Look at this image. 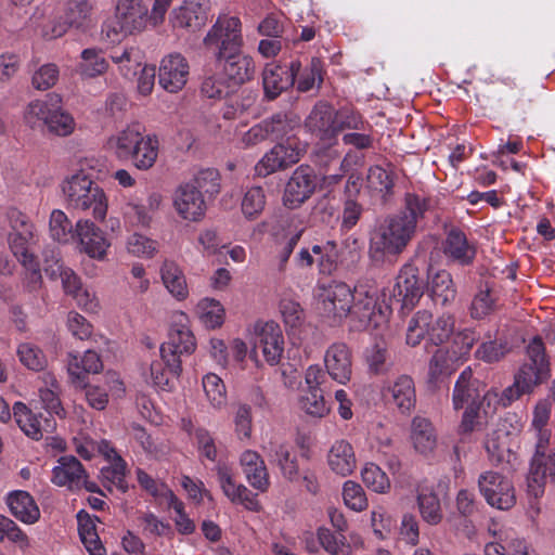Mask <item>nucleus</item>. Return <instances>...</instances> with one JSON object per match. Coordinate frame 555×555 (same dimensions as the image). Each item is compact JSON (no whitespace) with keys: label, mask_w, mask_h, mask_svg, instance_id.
Listing matches in <instances>:
<instances>
[{"label":"nucleus","mask_w":555,"mask_h":555,"mask_svg":"<svg viewBox=\"0 0 555 555\" xmlns=\"http://www.w3.org/2000/svg\"><path fill=\"white\" fill-rule=\"evenodd\" d=\"M315 297L319 310L332 324L348 318L352 328L362 331L386 322L378 289L373 285L360 284L352 289L343 282L320 284Z\"/></svg>","instance_id":"nucleus-1"},{"label":"nucleus","mask_w":555,"mask_h":555,"mask_svg":"<svg viewBox=\"0 0 555 555\" xmlns=\"http://www.w3.org/2000/svg\"><path fill=\"white\" fill-rule=\"evenodd\" d=\"M428 207L425 197L408 193L403 209L385 218L371 233L369 255L372 261L382 263L400 255L415 235Z\"/></svg>","instance_id":"nucleus-2"},{"label":"nucleus","mask_w":555,"mask_h":555,"mask_svg":"<svg viewBox=\"0 0 555 555\" xmlns=\"http://www.w3.org/2000/svg\"><path fill=\"white\" fill-rule=\"evenodd\" d=\"M10 232L8 245L12 255L26 270L28 287L36 289L41 283L39 262L35 255L37 235L35 225L27 216L20 211L10 215Z\"/></svg>","instance_id":"nucleus-3"},{"label":"nucleus","mask_w":555,"mask_h":555,"mask_svg":"<svg viewBox=\"0 0 555 555\" xmlns=\"http://www.w3.org/2000/svg\"><path fill=\"white\" fill-rule=\"evenodd\" d=\"M62 192L68 207L87 211L91 214L95 220L103 221L107 214V198L102 188H100L83 171H78L67 177L62 182Z\"/></svg>","instance_id":"nucleus-4"},{"label":"nucleus","mask_w":555,"mask_h":555,"mask_svg":"<svg viewBox=\"0 0 555 555\" xmlns=\"http://www.w3.org/2000/svg\"><path fill=\"white\" fill-rule=\"evenodd\" d=\"M242 22L237 16L220 15L203 39L206 49L216 60L241 52L244 47Z\"/></svg>","instance_id":"nucleus-5"},{"label":"nucleus","mask_w":555,"mask_h":555,"mask_svg":"<svg viewBox=\"0 0 555 555\" xmlns=\"http://www.w3.org/2000/svg\"><path fill=\"white\" fill-rule=\"evenodd\" d=\"M168 340L160 345L159 353L169 357L170 366L179 367L182 354H191L196 349V340L190 328L189 315L183 311H175L170 319Z\"/></svg>","instance_id":"nucleus-6"},{"label":"nucleus","mask_w":555,"mask_h":555,"mask_svg":"<svg viewBox=\"0 0 555 555\" xmlns=\"http://www.w3.org/2000/svg\"><path fill=\"white\" fill-rule=\"evenodd\" d=\"M528 362H525L514 376V379L531 393L537 386L550 376V363L545 356V347L542 339L535 336L527 346Z\"/></svg>","instance_id":"nucleus-7"},{"label":"nucleus","mask_w":555,"mask_h":555,"mask_svg":"<svg viewBox=\"0 0 555 555\" xmlns=\"http://www.w3.org/2000/svg\"><path fill=\"white\" fill-rule=\"evenodd\" d=\"M73 244L78 253L99 262L107 260L112 247L107 233L89 219L76 221Z\"/></svg>","instance_id":"nucleus-8"},{"label":"nucleus","mask_w":555,"mask_h":555,"mask_svg":"<svg viewBox=\"0 0 555 555\" xmlns=\"http://www.w3.org/2000/svg\"><path fill=\"white\" fill-rule=\"evenodd\" d=\"M254 349L251 357H256L259 349L269 365L280 363L284 349L285 338L281 326L274 321H258L253 326Z\"/></svg>","instance_id":"nucleus-9"},{"label":"nucleus","mask_w":555,"mask_h":555,"mask_svg":"<svg viewBox=\"0 0 555 555\" xmlns=\"http://www.w3.org/2000/svg\"><path fill=\"white\" fill-rule=\"evenodd\" d=\"M478 488L486 502L496 509L507 511L516 503L512 481L498 472L487 470L478 477Z\"/></svg>","instance_id":"nucleus-10"},{"label":"nucleus","mask_w":555,"mask_h":555,"mask_svg":"<svg viewBox=\"0 0 555 555\" xmlns=\"http://www.w3.org/2000/svg\"><path fill=\"white\" fill-rule=\"evenodd\" d=\"M304 147L294 138L275 144L255 165V172L259 177H268L276 171L286 169L298 163Z\"/></svg>","instance_id":"nucleus-11"},{"label":"nucleus","mask_w":555,"mask_h":555,"mask_svg":"<svg viewBox=\"0 0 555 555\" xmlns=\"http://www.w3.org/2000/svg\"><path fill=\"white\" fill-rule=\"evenodd\" d=\"M209 0H183L169 14V24L173 29L196 31L208 20Z\"/></svg>","instance_id":"nucleus-12"},{"label":"nucleus","mask_w":555,"mask_h":555,"mask_svg":"<svg viewBox=\"0 0 555 555\" xmlns=\"http://www.w3.org/2000/svg\"><path fill=\"white\" fill-rule=\"evenodd\" d=\"M190 65L188 60L180 53L165 55L158 69V82L163 89L170 93L181 91L188 82Z\"/></svg>","instance_id":"nucleus-13"},{"label":"nucleus","mask_w":555,"mask_h":555,"mask_svg":"<svg viewBox=\"0 0 555 555\" xmlns=\"http://www.w3.org/2000/svg\"><path fill=\"white\" fill-rule=\"evenodd\" d=\"M315 176L308 166H299L288 179L284 194L283 204L285 207L295 209L305 203L315 190Z\"/></svg>","instance_id":"nucleus-14"},{"label":"nucleus","mask_w":555,"mask_h":555,"mask_svg":"<svg viewBox=\"0 0 555 555\" xmlns=\"http://www.w3.org/2000/svg\"><path fill=\"white\" fill-rule=\"evenodd\" d=\"M424 294L422 281L418 279L417 268L405 263L396 280L392 297L401 304L402 309L411 310Z\"/></svg>","instance_id":"nucleus-15"},{"label":"nucleus","mask_w":555,"mask_h":555,"mask_svg":"<svg viewBox=\"0 0 555 555\" xmlns=\"http://www.w3.org/2000/svg\"><path fill=\"white\" fill-rule=\"evenodd\" d=\"M173 207L177 214L186 221H201L206 214V202L203 193L195 184H181L173 194Z\"/></svg>","instance_id":"nucleus-16"},{"label":"nucleus","mask_w":555,"mask_h":555,"mask_svg":"<svg viewBox=\"0 0 555 555\" xmlns=\"http://www.w3.org/2000/svg\"><path fill=\"white\" fill-rule=\"evenodd\" d=\"M300 68L301 65L297 61L292 62L289 66L267 64L262 72V83L267 98L275 99L283 91L291 88Z\"/></svg>","instance_id":"nucleus-17"},{"label":"nucleus","mask_w":555,"mask_h":555,"mask_svg":"<svg viewBox=\"0 0 555 555\" xmlns=\"http://www.w3.org/2000/svg\"><path fill=\"white\" fill-rule=\"evenodd\" d=\"M217 480L223 494L233 503L241 504L245 508L257 512L260 509L257 495L248 490L244 485L237 483L233 472L227 465L217 466Z\"/></svg>","instance_id":"nucleus-18"},{"label":"nucleus","mask_w":555,"mask_h":555,"mask_svg":"<svg viewBox=\"0 0 555 555\" xmlns=\"http://www.w3.org/2000/svg\"><path fill=\"white\" fill-rule=\"evenodd\" d=\"M546 480L555 485V449L547 454H534L532 457L527 477L529 494L534 498L541 496Z\"/></svg>","instance_id":"nucleus-19"},{"label":"nucleus","mask_w":555,"mask_h":555,"mask_svg":"<svg viewBox=\"0 0 555 555\" xmlns=\"http://www.w3.org/2000/svg\"><path fill=\"white\" fill-rule=\"evenodd\" d=\"M324 365L332 379L347 384L352 373L351 350L345 343H334L325 351Z\"/></svg>","instance_id":"nucleus-20"},{"label":"nucleus","mask_w":555,"mask_h":555,"mask_svg":"<svg viewBox=\"0 0 555 555\" xmlns=\"http://www.w3.org/2000/svg\"><path fill=\"white\" fill-rule=\"evenodd\" d=\"M143 133L144 127L140 122L127 124L108 137L106 146L118 159L127 160Z\"/></svg>","instance_id":"nucleus-21"},{"label":"nucleus","mask_w":555,"mask_h":555,"mask_svg":"<svg viewBox=\"0 0 555 555\" xmlns=\"http://www.w3.org/2000/svg\"><path fill=\"white\" fill-rule=\"evenodd\" d=\"M13 415L21 430L34 440L42 439L44 433L52 431L55 426L52 418L37 416L22 402L13 405Z\"/></svg>","instance_id":"nucleus-22"},{"label":"nucleus","mask_w":555,"mask_h":555,"mask_svg":"<svg viewBox=\"0 0 555 555\" xmlns=\"http://www.w3.org/2000/svg\"><path fill=\"white\" fill-rule=\"evenodd\" d=\"M328 468L337 476L347 477L357 467V457L352 444L345 439L335 440L326 455Z\"/></svg>","instance_id":"nucleus-23"},{"label":"nucleus","mask_w":555,"mask_h":555,"mask_svg":"<svg viewBox=\"0 0 555 555\" xmlns=\"http://www.w3.org/2000/svg\"><path fill=\"white\" fill-rule=\"evenodd\" d=\"M61 102V98L54 93L30 101L23 113L24 122L31 129L46 127L49 119L57 112V105Z\"/></svg>","instance_id":"nucleus-24"},{"label":"nucleus","mask_w":555,"mask_h":555,"mask_svg":"<svg viewBox=\"0 0 555 555\" xmlns=\"http://www.w3.org/2000/svg\"><path fill=\"white\" fill-rule=\"evenodd\" d=\"M222 62L223 75L229 79L233 87L240 86L254 78L256 64L254 59L241 52L224 56L218 60Z\"/></svg>","instance_id":"nucleus-25"},{"label":"nucleus","mask_w":555,"mask_h":555,"mask_svg":"<svg viewBox=\"0 0 555 555\" xmlns=\"http://www.w3.org/2000/svg\"><path fill=\"white\" fill-rule=\"evenodd\" d=\"M115 16L120 21L124 29L131 35L143 31L150 22V13L141 1L115 4Z\"/></svg>","instance_id":"nucleus-26"},{"label":"nucleus","mask_w":555,"mask_h":555,"mask_svg":"<svg viewBox=\"0 0 555 555\" xmlns=\"http://www.w3.org/2000/svg\"><path fill=\"white\" fill-rule=\"evenodd\" d=\"M159 354V359L151 362L149 371L144 373V379L158 391H170L173 388L175 378L181 373V363L177 370H173L170 366L169 357L165 353Z\"/></svg>","instance_id":"nucleus-27"},{"label":"nucleus","mask_w":555,"mask_h":555,"mask_svg":"<svg viewBox=\"0 0 555 555\" xmlns=\"http://www.w3.org/2000/svg\"><path fill=\"white\" fill-rule=\"evenodd\" d=\"M102 369V360L93 350H86L82 354H68L67 372L72 382L78 386H85L87 374L100 373Z\"/></svg>","instance_id":"nucleus-28"},{"label":"nucleus","mask_w":555,"mask_h":555,"mask_svg":"<svg viewBox=\"0 0 555 555\" xmlns=\"http://www.w3.org/2000/svg\"><path fill=\"white\" fill-rule=\"evenodd\" d=\"M481 383L473 378L470 369H465L460 376L453 388L452 405L455 411L463 409L469 404H476L480 399Z\"/></svg>","instance_id":"nucleus-29"},{"label":"nucleus","mask_w":555,"mask_h":555,"mask_svg":"<svg viewBox=\"0 0 555 555\" xmlns=\"http://www.w3.org/2000/svg\"><path fill=\"white\" fill-rule=\"evenodd\" d=\"M85 469L75 456H62L52 470V482L59 487L80 489Z\"/></svg>","instance_id":"nucleus-30"},{"label":"nucleus","mask_w":555,"mask_h":555,"mask_svg":"<svg viewBox=\"0 0 555 555\" xmlns=\"http://www.w3.org/2000/svg\"><path fill=\"white\" fill-rule=\"evenodd\" d=\"M306 127L321 140L335 138V112L326 103L317 104L306 120Z\"/></svg>","instance_id":"nucleus-31"},{"label":"nucleus","mask_w":555,"mask_h":555,"mask_svg":"<svg viewBox=\"0 0 555 555\" xmlns=\"http://www.w3.org/2000/svg\"><path fill=\"white\" fill-rule=\"evenodd\" d=\"M159 273L163 285L173 298L183 301L189 297L184 272L175 260L165 259L160 264Z\"/></svg>","instance_id":"nucleus-32"},{"label":"nucleus","mask_w":555,"mask_h":555,"mask_svg":"<svg viewBox=\"0 0 555 555\" xmlns=\"http://www.w3.org/2000/svg\"><path fill=\"white\" fill-rule=\"evenodd\" d=\"M443 251L449 259L462 266L472 263L476 255L475 246L468 242L466 235L459 229H452L448 233Z\"/></svg>","instance_id":"nucleus-33"},{"label":"nucleus","mask_w":555,"mask_h":555,"mask_svg":"<svg viewBox=\"0 0 555 555\" xmlns=\"http://www.w3.org/2000/svg\"><path fill=\"white\" fill-rule=\"evenodd\" d=\"M7 504L12 515L24 524H35L40 517L38 505L26 491H12L8 494Z\"/></svg>","instance_id":"nucleus-34"},{"label":"nucleus","mask_w":555,"mask_h":555,"mask_svg":"<svg viewBox=\"0 0 555 555\" xmlns=\"http://www.w3.org/2000/svg\"><path fill=\"white\" fill-rule=\"evenodd\" d=\"M262 450L270 462L276 464L282 475L288 480L298 477V465L295 457L291 456V447L284 442L272 440Z\"/></svg>","instance_id":"nucleus-35"},{"label":"nucleus","mask_w":555,"mask_h":555,"mask_svg":"<svg viewBox=\"0 0 555 555\" xmlns=\"http://www.w3.org/2000/svg\"><path fill=\"white\" fill-rule=\"evenodd\" d=\"M392 403L402 412L410 413L416 403L415 385L409 375L398 376L388 387Z\"/></svg>","instance_id":"nucleus-36"},{"label":"nucleus","mask_w":555,"mask_h":555,"mask_svg":"<svg viewBox=\"0 0 555 555\" xmlns=\"http://www.w3.org/2000/svg\"><path fill=\"white\" fill-rule=\"evenodd\" d=\"M411 441L416 452L423 455L431 454L437 447V436L430 421L415 416L411 424Z\"/></svg>","instance_id":"nucleus-37"},{"label":"nucleus","mask_w":555,"mask_h":555,"mask_svg":"<svg viewBox=\"0 0 555 555\" xmlns=\"http://www.w3.org/2000/svg\"><path fill=\"white\" fill-rule=\"evenodd\" d=\"M108 68L109 62L102 50L87 48L80 53V61L76 70L81 79H93L104 75Z\"/></svg>","instance_id":"nucleus-38"},{"label":"nucleus","mask_w":555,"mask_h":555,"mask_svg":"<svg viewBox=\"0 0 555 555\" xmlns=\"http://www.w3.org/2000/svg\"><path fill=\"white\" fill-rule=\"evenodd\" d=\"M159 140L155 134H144L133 149V153L127 158L139 170L151 169L158 157Z\"/></svg>","instance_id":"nucleus-39"},{"label":"nucleus","mask_w":555,"mask_h":555,"mask_svg":"<svg viewBox=\"0 0 555 555\" xmlns=\"http://www.w3.org/2000/svg\"><path fill=\"white\" fill-rule=\"evenodd\" d=\"M77 520L80 540L89 555H107L96 531L99 519L81 511L77 515Z\"/></svg>","instance_id":"nucleus-40"},{"label":"nucleus","mask_w":555,"mask_h":555,"mask_svg":"<svg viewBox=\"0 0 555 555\" xmlns=\"http://www.w3.org/2000/svg\"><path fill=\"white\" fill-rule=\"evenodd\" d=\"M428 292L437 305L444 306L455 298V288L451 274L446 270L430 271L428 274Z\"/></svg>","instance_id":"nucleus-41"},{"label":"nucleus","mask_w":555,"mask_h":555,"mask_svg":"<svg viewBox=\"0 0 555 555\" xmlns=\"http://www.w3.org/2000/svg\"><path fill=\"white\" fill-rule=\"evenodd\" d=\"M96 452L101 453L109 462L108 467L102 468L104 478L121 487L126 474L125 461L106 440L96 441Z\"/></svg>","instance_id":"nucleus-42"},{"label":"nucleus","mask_w":555,"mask_h":555,"mask_svg":"<svg viewBox=\"0 0 555 555\" xmlns=\"http://www.w3.org/2000/svg\"><path fill=\"white\" fill-rule=\"evenodd\" d=\"M196 315L206 328L215 330L224 323L225 309L223 305L210 297H204L196 304Z\"/></svg>","instance_id":"nucleus-43"},{"label":"nucleus","mask_w":555,"mask_h":555,"mask_svg":"<svg viewBox=\"0 0 555 555\" xmlns=\"http://www.w3.org/2000/svg\"><path fill=\"white\" fill-rule=\"evenodd\" d=\"M417 504L421 516L429 525H437L442 519V508L438 495L433 489L422 487L417 494Z\"/></svg>","instance_id":"nucleus-44"},{"label":"nucleus","mask_w":555,"mask_h":555,"mask_svg":"<svg viewBox=\"0 0 555 555\" xmlns=\"http://www.w3.org/2000/svg\"><path fill=\"white\" fill-rule=\"evenodd\" d=\"M126 251L135 258L152 259L159 251V243L140 232H133L125 242Z\"/></svg>","instance_id":"nucleus-45"},{"label":"nucleus","mask_w":555,"mask_h":555,"mask_svg":"<svg viewBox=\"0 0 555 555\" xmlns=\"http://www.w3.org/2000/svg\"><path fill=\"white\" fill-rule=\"evenodd\" d=\"M49 232L53 241L66 245L75 238V225L61 209L52 210L49 220Z\"/></svg>","instance_id":"nucleus-46"},{"label":"nucleus","mask_w":555,"mask_h":555,"mask_svg":"<svg viewBox=\"0 0 555 555\" xmlns=\"http://www.w3.org/2000/svg\"><path fill=\"white\" fill-rule=\"evenodd\" d=\"M111 59L125 78L135 76L142 66L141 52L134 47H125L121 51L114 52Z\"/></svg>","instance_id":"nucleus-47"},{"label":"nucleus","mask_w":555,"mask_h":555,"mask_svg":"<svg viewBox=\"0 0 555 555\" xmlns=\"http://www.w3.org/2000/svg\"><path fill=\"white\" fill-rule=\"evenodd\" d=\"M93 5L90 0H69L66 11L68 26L86 29L93 23Z\"/></svg>","instance_id":"nucleus-48"},{"label":"nucleus","mask_w":555,"mask_h":555,"mask_svg":"<svg viewBox=\"0 0 555 555\" xmlns=\"http://www.w3.org/2000/svg\"><path fill=\"white\" fill-rule=\"evenodd\" d=\"M299 409L310 417L323 418L331 412L322 390H304L298 400Z\"/></svg>","instance_id":"nucleus-49"},{"label":"nucleus","mask_w":555,"mask_h":555,"mask_svg":"<svg viewBox=\"0 0 555 555\" xmlns=\"http://www.w3.org/2000/svg\"><path fill=\"white\" fill-rule=\"evenodd\" d=\"M42 386L39 388V396L43 408L50 414H60L62 411L59 399V384L52 373H44L41 377Z\"/></svg>","instance_id":"nucleus-50"},{"label":"nucleus","mask_w":555,"mask_h":555,"mask_svg":"<svg viewBox=\"0 0 555 555\" xmlns=\"http://www.w3.org/2000/svg\"><path fill=\"white\" fill-rule=\"evenodd\" d=\"M16 354L21 364L34 372L43 371L48 364L43 351L29 341L18 344Z\"/></svg>","instance_id":"nucleus-51"},{"label":"nucleus","mask_w":555,"mask_h":555,"mask_svg":"<svg viewBox=\"0 0 555 555\" xmlns=\"http://www.w3.org/2000/svg\"><path fill=\"white\" fill-rule=\"evenodd\" d=\"M264 206L266 193L261 186H250L245 191L241 202V210L246 219H257L262 214Z\"/></svg>","instance_id":"nucleus-52"},{"label":"nucleus","mask_w":555,"mask_h":555,"mask_svg":"<svg viewBox=\"0 0 555 555\" xmlns=\"http://www.w3.org/2000/svg\"><path fill=\"white\" fill-rule=\"evenodd\" d=\"M364 360L369 371L374 374H384L391 367L390 354L384 343H376L366 348Z\"/></svg>","instance_id":"nucleus-53"},{"label":"nucleus","mask_w":555,"mask_h":555,"mask_svg":"<svg viewBox=\"0 0 555 555\" xmlns=\"http://www.w3.org/2000/svg\"><path fill=\"white\" fill-rule=\"evenodd\" d=\"M312 253L317 257V264L320 273L331 274L337 267L339 254L334 241L312 246Z\"/></svg>","instance_id":"nucleus-54"},{"label":"nucleus","mask_w":555,"mask_h":555,"mask_svg":"<svg viewBox=\"0 0 555 555\" xmlns=\"http://www.w3.org/2000/svg\"><path fill=\"white\" fill-rule=\"evenodd\" d=\"M203 389L210 405L221 409L227 403V390L223 380L214 373H208L202 380Z\"/></svg>","instance_id":"nucleus-55"},{"label":"nucleus","mask_w":555,"mask_h":555,"mask_svg":"<svg viewBox=\"0 0 555 555\" xmlns=\"http://www.w3.org/2000/svg\"><path fill=\"white\" fill-rule=\"evenodd\" d=\"M431 324V313L418 311L409 322L406 330V343L416 346L425 337L428 338Z\"/></svg>","instance_id":"nucleus-56"},{"label":"nucleus","mask_w":555,"mask_h":555,"mask_svg":"<svg viewBox=\"0 0 555 555\" xmlns=\"http://www.w3.org/2000/svg\"><path fill=\"white\" fill-rule=\"evenodd\" d=\"M234 434L240 441H247L253 434V413L251 406L246 403H240L233 411Z\"/></svg>","instance_id":"nucleus-57"},{"label":"nucleus","mask_w":555,"mask_h":555,"mask_svg":"<svg viewBox=\"0 0 555 555\" xmlns=\"http://www.w3.org/2000/svg\"><path fill=\"white\" fill-rule=\"evenodd\" d=\"M361 477L363 483L376 493H386L390 489V480L385 472L374 463H366Z\"/></svg>","instance_id":"nucleus-58"},{"label":"nucleus","mask_w":555,"mask_h":555,"mask_svg":"<svg viewBox=\"0 0 555 555\" xmlns=\"http://www.w3.org/2000/svg\"><path fill=\"white\" fill-rule=\"evenodd\" d=\"M168 507L172 508L176 513L173 522L179 533L183 535L192 534L195 531L194 521L188 516L184 511V504L177 498L175 493H168Z\"/></svg>","instance_id":"nucleus-59"},{"label":"nucleus","mask_w":555,"mask_h":555,"mask_svg":"<svg viewBox=\"0 0 555 555\" xmlns=\"http://www.w3.org/2000/svg\"><path fill=\"white\" fill-rule=\"evenodd\" d=\"M232 88V83L222 73L205 78L201 90L208 99H222L231 92Z\"/></svg>","instance_id":"nucleus-60"},{"label":"nucleus","mask_w":555,"mask_h":555,"mask_svg":"<svg viewBox=\"0 0 555 555\" xmlns=\"http://www.w3.org/2000/svg\"><path fill=\"white\" fill-rule=\"evenodd\" d=\"M343 499L347 507L354 512H362L367 507V499L363 488L351 480H347L343 487Z\"/></svg>","instance_id":"nucleus-61"},{"label":"nucleus","mask_w":555,"mask_h":555,"mask_svg":"<svg viewBox=\"0 0 555 555\" xmlns=\"http://www.w3.org/2000/svg\"><path fill=\"white\" fill-rule=\"evenodd\" d=\"M454 331V318L449 313H443L434 322L431 321L428 339L434 345L444 343Z\"/></svg>","instance_id":"nucleus-62"},{"label":"nucleus","mask_w":555,"mask_h":555,"mask_svg":"<svg viewBox=\"0 0 555 555\" xmlns=\"http://www.w3.org/2000/svg\"><path fill=\"white\" fill-rule=\"evenodd\" d=\"M479 335L472 328L457 332L453 337L452 353L454 359L463 360L469 354Z\"/></svg>","instance_id":"nucleus-63"},{"label":"nucleus","mask_w":555,"mask_h":555,"mask_svg":"<svg viewBox=\"0 0 555 555\" xmlns=\"http://www.w3.org/2000/svg\"><path fill=\"white\" fill-rule=\"evenodd\" d=\"M46 128L49 132L55 135L66 137L73 133L75 130V120L62 108L60 103L57 105V112L53 114L52 118L49 119Z\"/></svg>","instance_id":"nucleus-64"}]
</instances>
